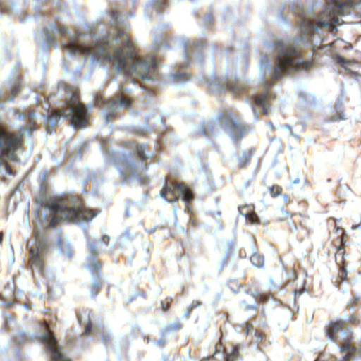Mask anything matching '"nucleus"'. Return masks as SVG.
Listing matches in <instances>:
<instances>
[{"label": "nucleus", "mask_w": 361, "mask_h": 361, "mask_svg": "<svg viewBox=\"0 0 361 361\" xmlns=\"http://www.w3.org/2000/svg\"><path fill=\"white\" fill-rule=\"evenodd\" d=\"M355 7L353 0H328L324 10L316 13L313 8L305 10L301 4L293 6V12L300 18V37H289L285 39H275L271 44H267L268 49H272L273 57L262 54L259 59V78L264 93L260 95H251L247 97V102L252 106L254 116L258 112L255 108L259 105L264 114L269 113L268 98L271 97L269 86L283 73L295 68H307L310 62L301 59L299 51L301 43L304 44L315 35L322 36L323 29L333 31L338 22V13H347Z\"/></svg>", "instance_id": "f257e3e1"}, {"label": "nucleus", "mask_w": 361, "mask_h": 361, "mask_svg": "<svg viewBox=\"0 0 361 361\" xmlns=\"http://www.w3.org/2000/svg\"><path fill=\"white\" fill-rule=\"evenodd\" d=\"M111 27L102 38L95 40L89 29L82 33L77 30L71 35L66 26L57 27L51 24L44 30V40L49 45L57 44L56 36H68V41L62 40L61 46L66 50L84 53L92 57V60H109L113 68L124 73L133 80L149 81L154 77L156 63L152 57L143 59L135 51L126 32L127 27L120 20L116 10H111Z\"/></svg>", "instance_id": "f03ea898"}, {"label": "nucleus", "mask_w": 361, "mask_h": 361, "mask_svg": "<svg viewBox=\"0 0 361 361\" xmlns=\"http://www.w3.org/2000/svg\"><path fill=\"white\" fill-rule=\"evenodd\" d=\"M56 98L64 101L62 107L51 109L50 112L43 114L47 130L51 133L53 128L57 126L61 116L68 118L75 128L81 127L87 123L89 110L78 98V90L65 82L59 85L56 94H51L46 99L49 107L56 103Z\"/></svg>", "instance_id": "7ed1b4c3"}, {"label": "nucleus", "mask_w": 361, "mask_h": 361, "mask_svg": "<svg viewBox=\"0 0 361 361\" xmlns=\"http://www.w3.org/2000/svg\"><path fill=\"white\" fill-rule=\"evenodd\" d=\"M47 208L49 216L41 215L37 212L36 215L41 222L44 219L46 226H54L61 220H91L95 215L94 210L84 207L73 197H51L46 200Z\"/></svg>", "instance_id": "20e7f679"}, {"label": "nucleus", "mask_w": 361, "mask_h": 361, "mask_svg": "<svg viewBox=\"0 0 361 361\" xmlns=\"http://www.w3.org/2000/svg\"><path fill=\"white\" fill-rule=\"evenodd\" d=\"M44 332L39 334H27L21 331L15 334L13 340L16 344H22L28 340L38 337L49 353V361H71L63 353V347L59 345L55 336L46 322H43Z\"/></svg>", "instance_id": "39448f33"}, {"label": "nucleus", "mask_w": 361, "mask_h": 361, "mask_svg": "<svg viewBox=\"0 0 361 361\" xmlns=\"http://www.w3.org/2000/svg\"><path fill=\"white\" fill-rule=\"evenodd\" d=\"M222 124L229 130L233 140H237L242 137L246 130V128L243 123L231 116V114H226L219 121L212 119L204 123L198 128V132L202 135L214 134L220 129Z\"/></svg>", "instance_id": "423d86ee"}, {"label": "nucleus", "mask_w": 361, "mask_h": 361, "mask_svg": "<svg viewBox=\"0 0 361 361\" xmlns=\"http://www.w3.org/2000/svg\"><path fill=\"white\" fill-rule=\"evenodd\" d=\"M35 118H36V112L35 111H30L27 116V119L29 121L30 126H25V127H20L16 135H14L11 134V133H9L7 130V129L5 127L3 122L1 121H0V125H1V127L2 128L4 133H5V134H6V135H8V137H11L12 139L17 140V141H18V143H16V145H15L13 147H9V148L8 147L6 149H5L4 151L0 150V154L3 157V164H2V165L0 166V169L3 166H6V168H8V166H6V164H4V156H6L8 159H10L11 160L16 159V157H17L16 155L14 153H13L11 151L18 149V147L21 145L22 138L25 135H30V133H32V132L33 131V128L31 126H32L35 123ZM8 170H9V169H8Z\"/></svg>", "instance_id": "0eeeda50"}, {"label": "nucleus", "mask_w": 361, "mask_h": 361, "mask_svg": "<svg viewBox=\"0 0 361 361\" xmlns=\"http://www.w3.org/2000/svg\"><path fill=\"white\" fill-rule=\"evenodd\" d=\"M35 118H36V112L35 111H30L27 116V119L29 121L30 126H25V127H20L16 135H14L11 134V133H9L7 130V129L5 127L3 122L1 121H0V125H1V127L2 128L4 133H5V134H6V135H8V137H11L12 139L17 140V141H18V143H16V145H15L13 147H9V148L8 147L6 149H5L4 151L0 150V154L3 157V164H2V165L0 166V169L3 166H6V168H8V166H6V164H4V156H6L8 159H10L11 160L16 159V157H17L16 155L14 153H13L11 151L18 149V147L21 145L22 138L25 135H30V133H32V132L33 131V128L31 126H32L35 123ZM8 170H9V169H8Z\"/></svg>", "instance_id": "6e6552de"}, {"label": "nucleus", "mask_w": 361, "mask_h": 361, "mask_svg": "<svg viewBox=\"0 0 361 361\" xmlns=\"http://www.w3.org/2000/svg\"><path fill=\"white\" fill-rule=\"evenodd\" d=\"M98 250H90L85 265V268L92 272V283L90 287L91 297L97 295L102 286V279L99 271L101 262L98 259Z\"/></svg>", "instance_id": "1a4fd4ad"}, {"label": "nucleus", "mask_w": 361, "mask_h": 361, "mask_svg": "<svg viewBox=\"0 0 361 361\" xmlns=\"http://www.w3.org/2000/svg\"><path fill=\"white\" fill-rule=\"evenodd\" d=\"M130 89L128 90V92ZM127 90H122L116 98L109 97L104 98L102 95L97 97V103L98 105L102 102L104 104V108L106 109L107 117H112L116 115V111L119 109L127 108L130 106V101L126 92Z\"/></svg>", "instance_id": "9d476101"}, {"label": "nucleus", "mask_w": 361, "mask_h": 361, "mask_svg": "<svg viewBox=\"0 0 361 361\" xmlns=\"http://www.w3.org/2000/svg\"><path fill=\"white\" fill-rule=\"evenodd\" d=\"M77 318L81 325H84V334L89 335L92 334H99L102 335V342L104 345L109 343L111 338L110 331H106L104 329L94 325L90 320V310L86 308L79 309L77 312Z\"/></svg>", "instance_id": "9b49d317"}, {"label": "nucleus", "mask_w": 361, "mask_h": 361, "mask_svg": "<svg viewBox=\"0 0 361 361\" xmlns=\"http://www.w3.org/2000/svg\"><path fill=\"white\" fill-rule=\"evenodd\" d=\"M159 196L166 199L167 202H172L182 196L185 202L193 198L191 190L183 183L174 182L173 185H166L159 192Z\"/></svg>", "instance_id": "f8f14e48"}, {"label": "nucleus", "mask_w": 361, "mask_h": 361, "mask_svg": "<svg viewBox=\"0 0 361 361\" xmlns=\"http://www.w3.org/2000/svg\"><path fill=\"white\" fill-rule=\"evenodd\" d=\"M203 42L192 43L190 42H185L183 44V50L181 51L183 56L182 59L178 62V65L181 67H187L192 61L200 63L202 58Z\"/></svg>", "instance_id": "ddd939ff"}, {"label": "nucleus", "mask_w": 361, "mask_h": 361, "mask_svg": "<svg viewBox=\"0 0 361 361\" xmlns=\"http://www.w3.org/2000/svg\"><path fill=\"white\" fill-rule=\"evenodd\" d=\"M115 162L118 167L121 175L124 178H138L139 171L136 165L130 160L128 153L117 152L115 154Z\"/></svg>", "instance_id": "4468645a"}, {"label": "nucleus", "mask_w": 361, "mask_h": 361, "mask_svg": "<svg viewBox=\"0 0 361 361\" xmlns=\"http://www.w3.org/2000/svg\"><path fill=\"white\" fill-rule=\"evenodd\" d=\"M45 251L46 250H29L30 266L41 273L43 271Z\"/></svg>", "instance_id": "2eb2a0df"}, {"label": "nucleus", "mask_w": 361, "mask_h": 361, "mask_svg": "<svg viewBox=\"0 0 361 361\" xmlns=\"http://www.w3.org/2000/svg\"><path fill=\"white\" fill-rule=\"evenodd\" d=\"M17 68L13 67V72L10 73L7 78L8 86L11 89L10 95L7 97L6 100L11 101L13 99L15 94L20 90L21 83L19 76L17 73Z\"/></svg>", "instance_id": "dca6fc26"}, {"label": "nucleus", "mask_w": 361, "mask_h": 361, "mask_svg": "<svg viewBox=\"0 0 361 361\" xmlns=\"http://www.w3.org/2000/svg\"><path fill=\"white\" fill-rule=\"evenodd\" d=\"M35 244L29 247V244L27 245V248H45L49 246L48 239L47 235L44 234L43 231L36 228L33 233Z\"/></svg>", "instance_id": "f3484780"}, {"label": "nucleus", "mask_w": 361, "mask_h": 361, "mask_svg": "<svg viewBox=\"0 0 361 361\" xmlns=\"http://www.w3.org/2000/svg\"><path fill=\"white\" fill-rule=\"evenodd\" d=\"M335 259L337 264L340 267L338 276L343 280L346 279L348 274L347 270L345 269V267L347 265V260L344 250H337V252L335 253Z\"/></svg>", "instance_id": "a211bd4d"}, {"label": "nucleus", "mask_w": 361, "mask_h": 361, "mask_svg": "<svg viewBox=\"0 0 361 361\" xmlns=\"http://www.w3.org/2000/svg\"><path fill=\"white\" fill-rule=\"evenodd\" d=\"M250 260L257 267H262L264 265V256L257 250H254L250 256Z\"/></svg>", "instance_id": "6ab92c4d"}, {"label": "nucleus", "mask_w": 361, "mask_h": 361, "mask_svg": "<svg viewBox=\"0 0 361 361\" xmlns=\"http://www.w3.org/2000/svg\"><path fill=\"white\" fill-rule=\"evenodd\" d=\"M221 89H229L233 92H238L242 89L241 82L239 79L235 78L233 80L223 83Z\"/></svg>", "instance_id": "aec40b11"}, {"label": "nucleus", "mask_w": 361, "mask_h": 361, "mask_svg": "<svg viewBox=\"0 0 361 361\" xmlns=\"http://www.w3.org/2000/svg\"><path fill=\"white\" fill-rule=\"evenodd\" d=\"M239 355V348L237 345H231V349L230 351H225L224 353V358L225 361H235L237 359Z\"/></svg>", "instance_id": "412c9836"}, {"label": "nucleus", "mask_w": 361, "mask_h": 361, "mask_svg": "<svg viewBox=\"0 0 361 361\" xmlns=\"http://www.w3.org/2000/svg\"><path fill=\"white\" fill-rule=\"evenodd\" d=\"M288 212L283 206L274 209V216L278 220H283L288 216Z\"/></svg>", "instance_id": "4be33fe9"}, {"label": "nucleus", "mask_w": 361, "mask_h": 361, "mask_svg": "<svg viewBox=\"0 0 361 361\" xmlns=\"http://www.w3.org/2000/svg\"><path fill=\"white\" fill-rule=\"evenodd\" d=\"M145 145L141 144H137L134 148V151L136 154L139 157V158L142 160L146 159L147 157L152 156V153H148L146 154L145 153Z\"/></svg>", "instance_id": "5701e85b"}, {"label": "nucleus", "mask_w": 361, "mask_h": 361, "mask_svg": "<svg viewBox=\"0 0 361 361\" xmlns=\"http://www.w3.org/2000/svg\"><path fill=\"white\" fill-rule=\"evenodd\" d=\"M55 245L58 248H68L71 245L69 239L65 235H59Z\"/></svg>", "instance_id": "b1692460"}, {"label": "nucleus", "mask_w": 361, "mask_h": 361, "mask_svg": "<svg viewBox=\"0 0 361 361\" xmlns=\"http://www.w3.org/2000/svg\"><path fill=\"white\" fill-rule=\"evenodd\" d=\"M244 331L246 334H249L250 332L254 331L255 336V342H258L259 340L262 339V334L257 331L256 329H254L252 324L250 323H246Z\"/></svg>", "instance_id": "393cba45"}, {"label": "nucleus", "mask_w": 361, "mask_h": 361, "mask_svg": "<svg viewBox=\"0 0 361 361\" xmlns=\"http://www.w3.org/2000/svg\"><path fill=\"white\" fill-rule=\"evenodd\" d=\"M202 304V302L200 300H194L190 304L188 307L186 309L185 312L183 313L184 317H188L194 308H196L200 306Z\"/></svg>", "instance_id": "a878e982"}, {"label": "nucleus", "mask_w": 361, "mask_h": 361, "mask_svg": "<svg viewBox=\"0 0 361 361\" xmlns=\"http://www.w3.org/2000/svg\"><path fill=\"white\" fill-rule=\"evenodd\" d=\"M253 152L252 149L248 151H244L242 152L241 158L238 159V162L240 166H243L246 164L250 157L252 155Z\"/></svg>", "instance_id": "bb28decb"}, {"label": "nucleus", "mask_w": 361, "mask_h": 361, "mask_svg": "<svg viewBox=\"0 0 361 361\" xmlns=\"http://www.w3.org/2000/svg\"><path fill=\"white\" fill-rule=\"evenodd\" d=\"M344 118L345 116L342 111V106L338 105L336 107V114L331 116V119L334 121H336L343 119Z\"/></svg>", "instance_id": "cd10ccee"}, {"label": "nucleus", "mask_w": 361, "mask_h": 361, "mask_svg": "<svg viewBox=\"0 0 361 361\" xmlns=\"http://www.w3.org/2000/svg\"><path fill=\"white\" fill-rule=\"evenodd\" d=\"M245 218L246 219L252 221V223H257L259 221L257 214L255 213L254 212L247 213L245 214Z\"/></svg>", "instance_id": "c85d7f7f"}, {"label": "nucleus", "mask_w": 361, "mask_h": 361, "mask_svg": "<svg viewBox=\"0 0 361 361\" xmlns=\"http://www.w3.org/2000/svg\"><path fill=\"white\" fill-rule=\"evenodd\" d=\"M334 230L336 233L338 234V236L339 238H343V235L345 234V231H343L342 228V225L339 224V222L336 221L334 226Z\"/></svg>", "instance_id": "c756f323"}, {"label": "nucleus", "mask_w": 361, "mask_h": 361, "mask_svg": "<svg viewBox=\"0 0 361 361\" xmlns=\"http://www.w3.org/2000/svg\"><path fill=\"white\" fill-rule=\"evenodd\" d=\"M180 326V323H169L164 326L163 329L165 331H171L173 329H178Z\"/></svg>", "instance_id": "7c9ffc66"}, {"label": "nucleus", "mask_w": 361, "mask_h": 361, "mask_svg": "<svg viewBox=\"0 0 361 361\" xmlns=\"http://www.w3.org/2000/svg\"><path fill=\"white\" fill-rule=\"evenodd\" d=\"M171 76L172 78H174V80H188V78H189V75L185 74V73H173V74H171Z\"/></svg>", "instance_id": "2f4dec72"}, {"label": "nucleus", "mask_w": 361, "mask_h": 361, "mask_svg": "<svg viewBox=\"0 0 361 361\" xmlns=\"http://www.w3.org/2000/svg\"><path fill=\"white\" fill-rule=\"evenodd\" d=\"M252 295L257 299L258 300H260V301H263V300H265L267 298V295L266 294H263V293H258V292H252Z\"/></svg>", "instance_id": "473e14b6"}, {"label": "nucleus", "mask_w": 361, "mask_h": 361, "mask_svg": "<svg viewBox=\"0 0 361 361\" xmlns=\"http://www.w3.org/2000/svg\"><path fill=\"white\" fill-rule=\"evenodd\" d=\"M172 300H173L172 298L170 297L169 298H166V302H164V301L161 302V308L164 311L168 310V309L169 308V306H170V303L171 302Z\"/></svg>", "instance_id": "72a5a7b5"}, {"label": "nucleus", "mask_w": 361, "mask_h": 361, "mask_svg": "<svg viewBox=\"0 0 361 361\" xmlns=\"http://www.w3.org/2000/svg\"><path fill=\"white\" fill-rule=\"evenodd\" d=\"M241 305L242 307L245 310H250V309H256L257 308V306L255 304H253V305H249L247 302H246L245 301H242L241 302Z\"/></svg>", "instance_id": "f704fd0d"}, {"label": "nucleus", "mask_w": 361, "mask_h": 361, "mask_svg": "<svg viewBox=\"0 0 361 361\" xmlns=\"http://www.w3.org/2000/svg\"><path fill=\"white\" fill-rule=\"evenodd\" d=\"M61 255L65 257V258H70L72 255V252L71 250H61Z\"/></svg>", "instance_id": "c9c22d12"}, {"label": "nucleus", "mask_w": 361, "mask_h": 361, "mask_svg": "<svg viewBox=\"0 0 361 361\" xmlns=\"http://www.w3.org/2000/svg\"><path fill=\"white\" fill-rule=\"evenodd\" d=\"M284 128H286V129H288V131H289V134H290L291 136H293V137H295V138H297V139H298V138H299V137L298 136V135L296 134V133H295V132H294V131H293V130H291V128H290V125H288V124H286V125H284Z\"/></svg>", "instance_id": "e433bc0d"}, {"label": "nucleus", "mask_w": 361, "mask_h": 361, "mask_svg": "<svg viewBox=\"0 0 361 361\" xmlns=\"http://www.w3.org/2000/svg\"><path fill=\"white\" fill-rule=\"evenodd\" d=\"M336 61L338 63L345 64L348 61V59L341 56H338L336 57Z\"/></svg>", "instance_id": "4c0bfd02"}, {"label": "nucleus", "mask_w": 361, "mask_h": 361, "mask_svg": "<svg viewBox=\"0 0 361 361\" xmlns=\"http://www.w3.org/2000/svg\"><path fill=\"white\" fill-rule=\"evenodd\" d=\"M164 4V0H155L152 1V5L157 7L161 6Z\"/></svg>", "instance_id": "58836bf2"}, {"label": "nucleus", "mask_w": 361, "mask_h": 361, "mask_svg": "<svg viewBox=\"0 0 361 361\" xmlns=\"http://www.w3.org/2000/svg\"><path fill=\"white\" fill-rule=\"evenodd\" d=\"M87 247H88V248L93 249V248L96 247V244L94 243V242H93L92 240V239H89L88 243H87Z\"/></svg>", "instance_id": "ea45409f"}, {"label": "nucleus", "mask_w": 361, "mask_h": 361, "mask_svg": "<svg viewBox=\"0 0 361 361\" xmlns=\"http://www.w3.org/2000/svg\"><path fill=\"white\" fill-rule=\"evenodd\" d=\"M165 343H166L165 338L159 339L155 341V344L157 345H164Z\"/></svg>", "instance_id": "a19ab883"}, {"label": "nucleus", "mask_w": 361, "mask_h": 361, "mask_svg": "<svg viewBox=\"0 0 361 361\" xmlns=\"http://www.w3.org/2000/svg\"><path fill=\"white\" fill-rule=\"evenodd\" d=\"M212 22V16L210 14H208L206 18H204V23L205 24H210Z\"/></svg>", "instance_id": "79ce46f5"}, {"label": "nucleus", "mask_w": 361, "mask_h": 361, "mask_svg": "<svg viewBox=\"0 0 361 361\" xmlns=\"http://www.w3.org/2000/svg\"><path fill=\"white\" fill-rule=\"evenodd\" d=\"M223 295L221 293H217L215 295V300L216 301H218L219 300H221L222 298Z\"/></svg>", "instance_id": "37998d69"}, {"label": "nucleus", "mask_w": 361, "mask_h": 361, "mask_svg": "<svg viewBox=\"0 0 361 361\" xmlns=\"http://www.w3.org/2000/svg\"><path fill=\"white\" fill-rule=\"evenodd\" d=\"M360 228L361 229V224H354L352 225V228L353 229H356V228Z\"/></svg>", "instance_id": "c03bdc74"}, {"label": "nucleus", "mask_w": 361, "mask_h": 361, "mask_svg": "<svg viewBox=\"0 0 361 361\" xmlns=\"http://www.w3.org/2000/svg\"><path fill=\"white\" fill-rule=\"evenodd\" d=\"M154 45L157 49H159L161 46L164 45L162 42L158 43L157 41L154 42Z\"/></svg>", "instance_id": "a18cd8bd"}, {"label": "nucleus", "mask_w": 361, "mask_h": 361, "mask_svg": "<svg viewBox=\"0 0 361 361\" xmlns=\"http://www.w3.org/2000/svg\"><path fill=\"white\" fill-rule=\"evenodd\" d=\"M0 299L2 300H6V295L4 294H3L2 293H0Z\"/></svg>", "instance_id": "49530a36"}, {"label": "nucleus", "mask_w": 361, "mask_h": 361, "mask_svg": "<svg viewBox=\"0 0 361 361\" xmlns=\"http://www.w3.org/2000/svg\"><path fill=\"white\" fill-rule=\"evenodd\" d=\"M102 239L104 242H106V240L109 239V237L108 235H104Z\"/></svg>", "instance_id": "de8ad7c7"}, {"label": "nucleus", "mask_w": 361, "mask_h": 361, "mask_svg": "<svg viewBox=\"0 0 361 361\" xmlns=\"http://www.w3.org/2000/svg\"><path fill=\"white\" fill-rule=\"evenodd\" d=\"M302 289L296 290L295 293V297L298 295V294H300L302 293Z\"/></svg>", "instance_id": "09e8293b"}, {"label": "nucleus", "mask_w": 361, "mask_h": 361, "mask_svg": "<svg viewBox=\"0 0 361 361\" xmlns=\"http://www.w3.org/2000/svg\"><path fill=\"white\" fill-rule=\"evenodd\" d=\"M12 305H13V302H11V301H8V302H6V305L7 307H11Z\"/></svg>", "instance_id": "8fccbe9b"}, {"label": "nucleus", "mask_w": 361, "mask_h": 361, "mask_svg": "<svg viewBox=\"0 0 361 361\" xmlns=\"http://www.w3.org/2000/svg\"><path fill=\"white\" fill-rule=\"evenodd\" d=\"M7 288H8V289H9L10 292H11V291H12V288H10V285H9V284H7ZM11 293H10L7 294V296H8V295H10Z\"/></svg>", "instance_id": "3c124183"}, {"label": "nucleus", "mask_w": 361, "mask_h": 361, "mask_svg": "<svg viewBox=\"0 0 361 361\" xmlns=\"http://www.w3.org/2000/svg\"><path fill=\"white\" fill-rule=\"evenodd\" d=\"M290 229H291V231H295V230H296V226H295V225H293V226H291Z\"/></svg>", "instance_id": "603ef678"}, {"label": "nucleus", "mask_w": 361, "mask_h": 361, "mask_svg": "<svg viewBox=\"0 0 361 361\" xmlns=\"http://www.w3.org/2000/svg\"><path fill=\"white\" fill-rule=\"evenodd\" d=\"M341 242H342V244H341V245H338V246L337 247V248H338V249L342 248V247L344 245V244L343 243V239H341Z\"/></svg>", "instance_id": "864d4df0"}, {"label": "nucleus", "mask_w": 361, "mask_h": 361, "mask_svg": "<svg viewBox=\"0 0 361 361\" xmlns=\"http://www.w3.org/2000/svg\"><path fill=\"white\" fill-rule=\"evenodd\" d=\"M216 351H220L221 350V345H216Z\"/></svg>", "instance_id": "5fc2aeb1"}, {"label": "nucleus", "mask_w": 361, "mask_h": 361, "mask_svg": "<svg viewBox=\"0 0 361 361\" xmlns=\"http://www.w3.org/2000/svg\"><path fill=\"white\" fill-rule=\"evenodd\" d=\"M271 192L274 193V194H279V192H278V188H276V190H274V189L271 190Z\"/></svg>", "instance_id": "6e6d98bb"}, {"label": "nucleus", "mask_w": 361, "mask_h": 361, "mask_svg": "<svg viewBox=\"0 0 361 361\" xmlns=\"http://www.w3.org/2000/svg\"><path fill=\"white\" fill-rule=\"evenodd\" d=\"M359 298L358 297H355L354 298V303L357 302L358 300H359Z\"/></svg>", "instance_id": "4d7b16f0"}, {"label": "nucleus", "mask_w": 361, "mask_h": 361, "mask_svg": "<svg viewBox=\"0 0 361 361\" xmlns=\"http://www.w3.org/2000/svg\"><path fill=\"white\" fill-rule=\"evenodd\" d=\"M3 96H4L3 91L1 90H0V98L2 97Z\"/></svg>", "instance_id": "13d9d810"}, {"label": "nucleus", "mask_w": 361, "mask_h": 361, "mask_svg": "<svg viewBox=\"0 0 361 361\" xmlns=\"http://www.w3.org/2000/svg\"><path fill=\"white\" fill-rule=\"evenodd\" d=\"M5 326L6 328H8V320L6 321Z\"/></svg>", "instance_id": "bf43d9fd"}, {"label": "nucleus", "mask_w": 361, "mask_h": 361, "mask_svg": "<svg viewBox=\"0 0 361 361\" xmlns=\"http://www.w3.org/2000/svg\"><path fill=\"white\" fill-rule=\"evenodd\" d=\"M298 182H299V180H298H298H293V183H298Z\"/></svg>", "instance_id": "052dcab7"}, {"label": "nucleus", "mask_w": 361, "mask_h": 361, "mask_svg": "<svg viewBox=\"0 0 361 361\" xmlns=\"http://www.w3.org/2000/svg\"><path fill=\"white\" fill-rule=\"evenodd\" d=\"M135 295H133V296H132V297H131V298L128 300V302H130L131 301L132 298H133V297H135Z\"/></svg>", "instance_id": "680f3d73"}, {"label": "nucleus", "mask_w": 361, "mask_h": 361, "mask_svg": "<svg viewBox=\"0 0 361 361\" xmlns=\"http://www.w3.org/2000/svg\"><path fill=\"white\" fill-rule=\"evenodd\" d=\"M2 236H3L2 233H0V242H1V240H2Z\"/></svg>", "instance_id": "e2e57ef3"}, {"label": "nucleus", "mask_w": 361, "mask_h": 361, "mask_svg": "<svg viewBox=\"0 0 361 361\" xmlns=\"http://www.w3.org/2000/svg\"><path fill=\"white\" fill-rule=\"evenodd\" d=\"M2 8H3V9L8 10V7H6V6H4Z\"/></svg>", "instance_id": "0e129e2a"}, {"label": "nucleus", "mask_w": 361, "mask_h": 361, "mask_svg": "<svg viewBox=\"0 0 361 361\" xmlns=\"http://www.w3.org/2000/svg\"><path fill=\"white\" fill-rule=\"evenodd\" d=\"M126 214L127 216H128L129 215L128 211L126 210Z\"/></svg>", "instance_id": "69168bd1"}, {"label": "nucleus", "mask_w": 361, "mask_h": 361, "mask_svg": "<svg viewBox=\"0 0 361 361\" xmlns=\"http://www.w3.org/2000/svg\"><path fill=\"white\" fill-rule=\"evenodd\" d=\"M269 126H270L271 127H274V126H272V123H271V122H269Z\"/></svg>", "instance_id": "338daca9"}]
</instances>
